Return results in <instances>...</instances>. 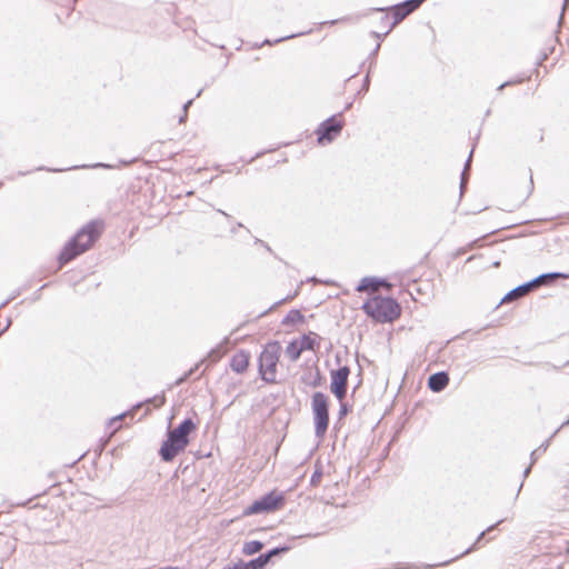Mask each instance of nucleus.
<instances>
[{"label":"nucleus","mask_w":569,"mask_h":569,"mask_svg":"<svg viewBox=\"0 0 569 569\" xmlns=\"http://www.w3.org/2000/svg\"><path fill=\"white\" fill-rule=\"evenodd\" d=\"M103 229L104 223L101 220H93L83 226L61 250L59 254L60 264H66L89 250L99 239Z\"/></svg>","instance_id":"f257e3e1"},{"label":"nucleus","mask_w":569,"mask_h":569,"mask_svg":"<svg viewBox=\"0 0 569 569\" xmlns=\"http://www.w3.org/2000/svg\"><path fill=\"white\" fill-rule=\"evenodd\" d=\"M196 430L197 423L192 419H186L176 428L170 429L159 450L161 459L170 462L183 452L190 443V435Z\"/></svg>","instance_id":"f03ea898"},{"label":"nucleus","mask_w":569,"mask_h":569,"mask_svg":"<svg viewBox=\"0 0 569 569\" xmlns=\"http://www.w3.org/2000/svg\"><path fill=\"white\" fill-rule=\"evenodd\" d=\"M365 313L378 323H391L401 316L399 302L388 296L372 295L362 305Z\"/></svg>","instance_id":"7ed1b4c3"},{"label":"nucleus","mask_w":569,"mask_h":569,"mask_svg":"<svg viewBox=\"0 0 569 569\" xmlns=\"http://www.w3.org/2000/svg\"><path fill=\"white\" fill-rule=\"evenodd\" d=\"M531 543L539 551L551 557H560L569 553V528H558L540 531L533 537Z\"/></svg>","instance_id":"20e7f679"},{"label":"nucleus","mask_w":569,"mask_h":569,"mask_svg":"<svg viewBox=\"0 0 569 569\" xmlns=\"http://www.w3.org/2000/svg\"><path fill=\"white\" fill-rule=\"evenodd\" d=\"M281 345L272 341L266 345L260 356V375L262 379L269 383H278V362L281 353Z\"/></svg>","instance_id":"39448f33"},{"label":"nucleus","mask_w":569,"mask_h":569,"mask_svg":"<svg viewBox=\"0 0 569 569\" xmlns=\"http://www.w3.org/2000/svg\"><path fill=\"white\" fill-rule=\"evenodd\" d=\"M322 338L312 331L292 339L286 347L284 355L291 361H297L302 353L311 351L317 353L320 349Z\"/></svg>","instance_id":"423d86ee"},{"label":"nucleus","mask_w":569,"mask_h":569,"mask_svg":"<svg viewBox=\"0 0 569 569\" xmlns=\"http://www.w3.org/2000/svg\"><path fill=\"white\" fill-rule=\"evenodd\" d=\"M284 505L286 497L283 492L272 490L246 508L243 510V516L248 517L258 513L273 512L282 509Z\"/></svg>","instance_id":"0eeeda50"},{"label":"nucleus","mask_w":569,"mask_h":569,"mask_svg":"<svg viewBox=\"0 0 569 569\" xmlns=\"http://www.w3.org/2000/svg\"><path fill=\"white\" fill-rule=\"evenodd\" d=\"M345 127V121L341 116H333L323 121L317 129V142L320 146H326L332 142L341 132Z\"/></svg>","instance_id":"6e6552de"},{"label":"nucleus","mask_w":569,"mask_h":569,"mask_svg":"<svg viewBox=\"0 0 569 569\" xmlns=\"http://www.w3.org/2000/svg\"><path fill=\"white\" fill-rule=\"evenodd\" d=\"M313 413L316 433L322 437L329 425L328 402L322 393H317L313 398Z\"/></svg>","instance_id":"1a4fd4ad"},{"label":"nucleus","mask_w":569,"mask_h":569,"mask_svg":"<svg viewBox=\"0 0 569 569\" xmlns=\"http://www.w3.org/2000/svg\"><path fill=\"white\" fill-rule=\"evenodd\" d=\"M422 2L423 0H408L400 4L393 6L392 8L388 9L386 18H388L390 14L392 18V22L390 26L395 27L406 17H408L411 12L418 9Z\"/></svg>","instance_id":"9d476101"},{"label":"nucleus","mask_w":569,"mask_h":569,"mask_svg":"<svg viewBox=\"0 0 569 569\" xmlns=\"http://www.w3.org/2000/svg\"><path fill=\"white\" fill-rule=\"evenodd\" d=\"M557 278H561V279H568L569 276L568 274H565V273H548V274H542L540 276L539 278H537L531 284H527V286H521V287H518L516 288L515 290L510 291L507 297L505 298V300H512V299H516V298H519V297H522L525 296L532 286H537V284H540L542 282H545L546 279H557Z\"/></svg>","instance_id":"9b49d317"},{"label":"nucleus","mask_w":569,"mask_h":569,"mask_svg":"<svg viewBox=\"0 0 569 569\" xmlns=\"http://www.w3.org/2000/svg\"><path fill=\"white\" fill-rule=\"evenodd\" d=\"M385 287L388 290L391 288L390 283H387L382 280H378L376 278H363L360 280L359 284L357 286L356 290L359 292H367L370 296L372 295H379L378 290Z\"/></svg>","instance_id":"f8f14e48"},{"label":"nucleus","mask_w":569,"mask_h":569,"mask_svg":"<svg viewBox=\"0 0 569 569\" xmlns=\"http://www.w3.org/2000/svg\"><path fill=\"white\" fill-rule=\"evenodd\" d=\"M350 370L347 367H340L331 371V391H346L349 387L348 378Z\"/></svg>","instance_id":"ddd939ff"},{"label":"nucleus","mask_w":569,"mask_h":569,"mask_svg":"<svg viewBox=\"0 0 569 569\" xmlns=\"http://www.w3.org/2000/svg\"><path fill=\"white\" fill-rule=\"evenodd\" d=\"M288 550H289L288 547L274 548V549L270 550L268 553L261 555L258 558L249 561L244 566V569H264L272 557L278 556Z\"/></svg>","instance_id":"4468645a"},{"label":"nucleus","mask_w":569,"mask_h":569,"mask_svg":"<svg viewBox=\"0 0 569 569\" xmlns=\"http://www.w3.org/2000/svg\"><path fill=\"white\" fill-rule=\"evenodd\" d=\"M249 363H250V353L248 351H243V350L237 351L231 357V360H230V367L236 372H239V373L247 370V368L249 367Z\"/></svg>","instance_id":"2eb2a0df"},{"label":"nucleus","mask_w":569,"mask_h":569,"mask_svg":"<svg viewBox=\"0 0 569 569\" xmlns=\"http://www.w3.org/2000/svg\"><path fill=\"white\" fill-rule=\"evenodd\" d=\"M449 377L446 372H437L430 376L428 386L432 391H440L448 386Z\"/></svg>","instance_id":"dca6fc26"},{"label":"nucleus","mask_w":569,"mask_h":569,"mask_svg":"<svg viewBox=\"0 0 569 569\" xmlns=\"http://www.w3.org/2000/svg\"><path fill=\"white\" fill-rule=\"evenodd\" d=\"M306 322L305 316L301 313L300 310L292 309L290 310L284 319L282 320V323L284 326H300Z\"/></svg>","instance_id":"f3484780"},{"label":"nucleus","mask_w":569,"mask_h":569,"mask_svg":"<svg viewBox=\"0 0 569 569\" xmlns=\"http://www.w3.org/2000/svg\"><path fill=\"white\" fill-rule=\"evenodd\" d=\"M263 548V543L257 540L248 541L243 545L242 552L246 556H252Z\"/></svg>","instance_id":"a211bd4d"},{"label":"nucleus","mask_w":569,"mask_h":569,"mask_svg":"<svg viewBox=\"0 0 569 569\" xmlns=\"http://www.w3.org/2000/svg\"><path fill=\"white\" fill-rule=\"evenodd\" d=\"M415 293H417L418 296H422L425 295L426 292L421 289V287L417 283V281H413L412 283V287H411V290H410V295L413 297L415 300H417V298L415 297Z\"/></svg>","instance_id":"6ab92c4d"},{"label":"nucleus","mask_w":569,"mask_h":569,"mask_svg":"<svg viewBox=\"0 0 569 569\" xmlns=\"http://www.w3.org/2000/svg\"><path fill=\"white\" fill-rule=\"evenodd\" d=\"M319 380H320L319 371L316 369L315 372L311 373V377L309 380H307V382L312 387H317L319 385Z\"/></svg>","instance_id":"aec40b11"},{"label":"nucleus","mask_w":569,"mask_h":569,"mask_svg":"<svg viewBox=\"0 0 569 569\" xmlns=\"http://www.w3.org/2000/svg\"><path fill=\"white\" fill-rule=\"evenodd\" d=\"M345 395H346V393H342V392L337 393L338 399L341 401V400L343 399V396H345Z\"/></svg>","instance_id":"412c9836"},{"label":"nucleus","mask_w":569,"mask_h":569,"mask_svg":"<svg viewBox=\"0 0 569 569\" xmlns=\"http://www.w3.org/2000/svg\"><path fill=\"white\" fill-rule=\"evenodd\" d=\"M163 402H164V397H163V396H161V397L159 398V405H162Z\"/></svg>","instance_id":"4be33fe9"},{"label":"nucleus","mask_w":569,"mask_h":569,"mask_svg":"<svg viewBox=\"0 0 569 569\" xmlns=\"http://www.w3.org/2000/svg\"><path fill=\"white\" fill-rule=\"evenodd\" d=\"M507 84H510V82H507V83H505V84H500V89H501V88H503V87H505V86H507Z\"/></svg>","instance_id":"5701e85b"},{"label":"nucleus","mask_w":569,"mask_h":569,"mask_svg":"<svg viewBox=\"0 0 569 569\" xmlns=\"http://www.w3.org/2000/svg\"><path fill=\"white\" fill-rule=\"evenodd\" d=\"M150 200L146 203V208H149L150 207Z\"/></svg>","instance_id":"b1692460"}]
</instances>
